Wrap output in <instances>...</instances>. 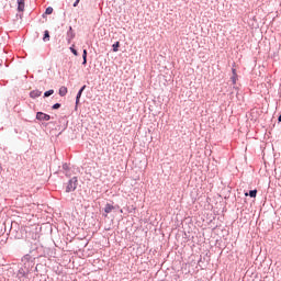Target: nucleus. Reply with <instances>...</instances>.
I'll use <instances>...</instances> for the list:
<instances>
[{
  "instance_id": "obj_1",
  "label": "nucleus",
  "mask_w": 281,
  "mask_h": 281,
  "mask_svg": "<svg viewBox=\"0 0 281 281\" xmlns=\"http://www.w3.org/2000/svg\"><path fill=\"white\" fill-rule=\"evenodd\" d=\"M77 186H78V178H72L66 187V192H74Z\"/></svg>"
},
{
  "instance_id": "obj_2",
  "label": "nucleus",
  "mask_w": 281,
  "mask_h": 281,
  "mask_svg": "<svg viewBox=\"0 0 281 281\" xmlns=\"http://www.w3.org/2000/svg\"><path fill=\"white\" fill-rule=\"evenodd\" d=\"M36 120H40L41 122H49V120H52V116H49V114H45L43 112H37Z\"/></svg>"
},
{
  "instance_id": "obj_3",
  "label": "nucleus",
  "mask_w": 281,
  "mask_h": 281,
  "mask_svg": "<svg viewBox=\"0 0 281 281\" xmlns=\"http://www.w3.org/2000/svg\"><path fill=\"white\" fill-rule=\"evenodd\" d=\"M41 95H43V92L41 90H33L30 93V97L33 99L41 98Z\"/></svg>"
},
{
  "instance_id": "obj_4",
  "label": "nucleus",
  "mask_w": 281,
  "mask_h": 281,
  "mask_svg": "<svg viewBox=\"0 0 281 281\" xmlns=\"http://www.w3.org/2000/svg\"><path fill=\"white\" fill-rule=\"evenodd\" d=\"M18 10L23 12L25 10V0H18Z\"/></svg>"
},
{
  "instance_id": "obj_5",
  "label": "nucleus",
  "mask_w": 281,
  "mask_h": 281,
  "mask_svg": "<svg viewBox=\"0 0 281 281\" xmlns=\"http://www.w3.org/2000/svg\"><path fill=\"white\" fill-rule=\"evenodd\" d=\"M85 89H87V86H83L79 92L77 93V98H76V104H78L80 102V98H82V91H85Z\"/></svg>"
},
{
  "instance_id": "obj_6",
  "label": "nucleus",
  "mask_w": 281,
  "mask_h": 281,
  "mask_svg": "<svg viewBox=\"0 0 281 281\" xmlns=\"http://www.w3.org/2000/svg\"><path fill=\"white\" fill-rule=\"evenodd\" d=\"M113 210H115V207L111 204H106L104 207L105 214H111V212H113Z\"/></svg>"
},
{
  "instance_id": "obj_7",
  "label": "nucleus",
  "mask_w": 281,
  "mask_h": 281,
  "mask_svg": "<svg viewBox=\"0 0 281 281\" xmlns=\"http://www.w3.org/2000/svg\"><path fill=\"white\" fill-rule=\"evenodd\" d=\"M59 95H61V98H65V95H67V87L61 86L59 88Z\"/></svg>"
},
{
  "instance_id": "obj_8",
  "label": "nucleus",
  "mask_w": 281,
  "mask_h": 281,
  "mask_svg": "<svg viewBox=\"0 0 281 281\" xmlns=\"http://www.w3.org/2000/svg\"><path fill=\"white\" fill-rule=\"evenodd\" d=\"M68 36H69V40H68L69 43L71 42V38L76 36V34H74V29L71 26L69 27Z\"/></svg>"
},
{
  "instance_id": "obj_9",
  "label": "nucleus",
  "mask_w": 281,
  "mask_h": 281,
  "mask_svg": "<svg viewBox=\"0 0 281 281\" xmlns=\"http://www.w3.org/2000/svg\"><path fill=\"white\" fill-rule=\"evenodd\" d=\"M231 80H232V83H233V85H236V82H238V75H233V76L231 77Z\"/></svg>"
},
{
  "instance_id": "obj_10",
  "label": "nucleus",
  "mask_w": 281,
  "mask_h": 281,
  "mask_svg": "<svg viewBox=\"0 0 281 281\" xmlns=\"http://www.w3.org/2000/svg\"><path fill=\"white\" fill-rule=\"evenodd\" d=\"M256 194H258V190H251V191H249V196H250L251 199H256Z\"/></svg>"
},
{
  "instance_id": "obj_11",
  "label": "nucleus",
  "mask_w": 281,
  "mask_h": 281,
  "mask_svg": "<svg viewBox=\"0 0 281 281\" xmlns=\"http://www.w3.org/2000/svg\"><path fill=\"white\" fill-rule=\"evenodd\" d=\"M43 41H44V42L49 41V31H45V32H44Z\"/></svg>"
},
{
  "instance_id": "obj_12",
  "label": "nucleus",
  "mask_w": 281,
  "mask_h": 281,
  "mask_svg": "<svg viewBox=\"0 0 281 281\" xmlns=\"http://www.w3.org/2000/svg\"><path fill=\"white\" fill-rule=\"evenodd\" d=\"M113 52H119L120 50V42H116L115 44L112 45Z\"/></svg>"
},
{
  "instance_id": "obj_13",
  "label": "nucleus",
  "mask_w": 281,
  "mask_h": 281,
  "mask_svg": "<svg viewBox=\"0 0 281 281\" xmlns=\"http://www.w3.org/2000/svg\"><path fill=\"white\" fill-rule=\"evenodd\" d=\"M49 95H54V90H48L44 93V98H49Z\"/></svg>"
},
{
  "instance_id": "obj_14",
  "label": "nucleus",
  "mask_w": 281,
  "mask_h": 281,
  "mask_svg": "<svg viewBox=\"0 0 281 281\" xmlns=\"http://www.w3.org/2000/svg\"><path fill=\"white\" fill-rule=\"evenodd\" d=\"M82 58H83L82 65H87V49H83Z\"/></svg>"
},
{
  "instance_id": "obj_15",
  "label": "nucleus",
  "mask_w": 281,
  "mask_h": 281,
  "mask_svg": "<svg viewBox=\"0 0 281 281\" xmlns=\"http://www.w3.org/2000/svg\"><path fill=\"white\" fill-rule=\"evenodd\" d=\"M74 47H76V45H72L70 47V52H72L74 56H78V50H76V48H74Z\"/></svg>"
},
{
  "instance_id": "obj_16",
  "label": "nucleus",
  "mask_w": 281,
  "mask_h": 281,
  "mask_svg": "<svg viewBox=\"0 0 281 281\" xmlns=\"http://www.w3.org/2000/svg\"><path fill=\"white\" fill-rule=\"evenodd\" d=\"M54 12V8L48 7L45 11V14H52Z\"/></svg>"
},
{
  "instance_id": "obj_17",
  "label": "nucleus",
  "mask_w": 281,
  "mask_h": 281,
  "mask_svg": "<svg viewBox=\"0 0 281 281\" xmlns=\"http://www.w3.org/2000/svg\"><path fill=\"white\" fill-rule=\"evenodd\" d=\"M53 109H54V110L60 109V103H55V104L53 105Z\"/></svg>"
},
{
  "instance_id": "obj_18",
  "label": "nucleus",
  "mask_w": 281,
  "mask_h": 281,
  "mask_svg": "<svg viewBox=\"0 0 281 281\" xmlns=\"http://www.w3.org/2000/svg\"><path fill=\"white\" fill-rule=\"evenodd\" d=\"M232 74L233 76H238V74L236 72V68H232Z\"/></svg>"
},
{
  "instance_id": "obj_19",
  "label": "nucleus",
  "mask_w": 281,
  "mask_h": 281,
  "mask_svg": "<svg viewBox=\"0 0 281 281\" xmlns=\"http://www.w3.org/2000/svg\"><path fill=\"white\" fill-rule=\"evenodd\" d=\"M79 3H80V0H76V2L74 3V8H77Z\"/></svg>"
},
{
  "instance_id": "obj_20",
  "label": "nucleus",
  "mask_w": 281,
  "mask_h": 281,
  "mask_svg": "<svg viewBox=\"0 0 281 281\" xmlns=\"http://www.w3.org/2000/svg\"><path fill=\"white\" fill-rule=\"evenodd\" d=\"M100 155H104V149L101 150Z\"/></svg>"
},
{
  "instance_id": "obj_21",
  "label": "nucleus",
  "mask_w": 281,
  "mask_h": 281,
  "mask_svg": "<svg viewBox=\"0 0 281 281\" xmlns=\"http://www.w3.org/2000/svg\"><path fill=\"white\" fill-rule=\"evenodd\" d=\"M3 170V167H1V165H0V172Z\"/></svg>"
},
{
  "instance_id": "obj_22",
  "label": "nucleus",
  "mask_w": 281,
  "mask_h": 281,
  "mask_svg": "<svg viewBox=\"0 0 281 281\" xmlns=\"http://www.w3.org/2000/svg\"><path fill=\"white\" fill-rule=\"evenodd\" d=\"M278 120H279V122H281V115L279 116V119H278Z\"/></svg>"
}]
</instances>
